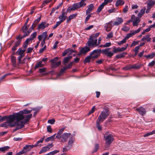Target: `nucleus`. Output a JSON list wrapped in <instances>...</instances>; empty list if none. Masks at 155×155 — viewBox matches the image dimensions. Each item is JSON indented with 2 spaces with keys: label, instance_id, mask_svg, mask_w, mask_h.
<instances>
[{
  "label": "nucleus",
  "instance_id": "49530a36",
  "mask_svg": "<svg viewBox=\"0 0 155 155\" xmlns=\"http://www.w3.org/2000/svg\"><path fill=\"white\" fill-rule=\"evenodd\" d=\"M113 32H110L109 34H108L107 35V37L106 38L107 39L108 38H110L113 37Z\"/></svg>",
  "mask_w": 155,
  "mask_h": 155
},
{
  "label": "nucleus",
  "instance_id": "c85d7f7f",
  "mask_svg": "<svg viewBox=\"0 0 155 155\" xmlns=\"http://www.w3.org/2000/svg\"><path fill=\"white\" fill-rule=\"evenodd\" d=\"M29 26V25H25V24L24 26L22 27V30L23 32L24 33H25L26 31H27V29Z\"/></svg>",
  "mask_w": 155,
  "mask_h": 155
},
{
  "label": "nucleus",
  "instance_id": "4d7b16f0",
  "mask_svg": "<svg viewBox=\"0 0 155 155\" xmlns=\"http://www.w3.org/2000/svg\"><path fill=\"white\" fill-rule=\"evenodd\" d=\"M95 109V106H94L89 111L88 115H89L91 114H92L94 111Z\"/></svg>",
  "mask_w": 155,
  "mask_h": 155
},
{
  "label": "nucleus",
  "instance_id": "72a5a7b5",
  "mask_svg": "<svg viewBox=\"0 0 155 155\" xmlns=\"http://www.w3.org/2000/svg\"><path fill=\"white\" fill-rule=\"evenodd\" d=\"M147 7L150 8L152 7L155 4V1H153L152 2L146 3Z\"/></svg>",
  "mask_w": 155,
  "mask_h": 155
},
{
  "label": "nucleus",
  "instance_id": "680f3d73",
  "mask_svg": "<svg viewBox=\"0 0 155 155\" xmlns=\"http://www.w3.org/2000/svg\"><path fill=\"white\" fill-rule=\"evenodd\" d=\"M146 9V8L145 7H143L141 9L140 11V12L139 13H140V14H141L143 15L145 13Z\"/></svg>",
  "mask_w": 155,
  "mask_h": 155
},
{
  "label": "nucleus",
  "instance_id": "cd10ccee",
  "mask_svg": "<svg viewBox=\"0 0 155 155\" xmlns=\"http://www.w3.org/2000/svg\"><path fill=\"white\" fill-rule=\"evenodd\" d=\"M16 58L14 56H12L11 58V61L13 65L14 66H15L16 65Z\"/></svg>",
  "mask_w": 155,
  "mask_h": 155
},
{
  "label": "nucleus",
  "instance_id": "864d4df0",
  "mask_svg": "<svg viewBox=\"0 0 155 155\" xmlns=\"http://www.w3.org/2000/svg\"><path fill=\"white\" fill-rule=\"evenodd\" d=\"M113 0H104V2L103 3L105 5L108 3L111 2Z\"/></svg>",
  "mask_w": 155,
  "mask_h": 155
},
{
  "label": "nucleus",
  "instance_id": "4468645a",
  "mask_svg": "<svg viewBox=\"0 0 155 155\" xmlns=\"http://www.w3.org/2000/svg\"><path fill=\"white\" fill-rule=\"evenodd\" d=\"M71 133H64L61 136V141L62 142H66L68 138L71 136Z\"/></svg>",
  "mask_w": 155,
  "mask_h": 155
},
{
  "label": "nucleus",
  "instance_id": "774afa93",
  "mask_svg": "<svg viewBox=\"0 0 155 155\" xmlns=\"http://www.w3.org/2000/svg\"><path fill=\"white\" fill-rule=\"evenodd\" d=\"M26 153V151H25L23 150L19 152L18 153H17L16 155H21L22 154H24Z\"/></svg>",
  "mask_w": 155,
  "mask_h": 155
},
{
  "label": "nucleus",
  "instance_id": "5fc2aeb1",
  "mask_svg": "<svg viewBox=\"0 0 155 155\" xmlns=\"http://www.w3.org/2000/svg\"><path fill=\"white\" fill-rule=\"evenodd\" d=\"M59 152V150H54L52 152L49 153V155H53L55 153H58Z\"/></svg>",
  "mask_w": 155,
  "mask_h": 155
},
{
  "label": "nucleus",
  "instance_id": "c03bdc74",
  "mask_svg": "<svg viewBox=\"0 0 155 155\" xmlns=\"http://www.w3.org/2000/svg\"><path fill=\"white\" fill-rule=\"evenodd\" d=\"M139 48H140V47H139V46H137V47H136L134 49V51H135V55H137L138 53V52H139Z\"/></svg>",
  "mask_w": 155,
  "mask_h": 155
},
{
  "label": "nucleus",
  "instance_id": "bb28decb",
  "mask_svg": "<svg viewBox=\"0 0 155 155\" xmlns=\"http://www.w3.org/2000/svg\"><path fill=\"white\" fill-rule=\"evenodd\" d=\"M105 5L102 3L98 7L97 10V12L99 13L101 12Z\"/></svg>",
  "mask_w": 155,
  "mask_h": 155
},
{
  "label": "nucleus",
  "instance_id": "f704fd0d",
  "mask_svg": "<svg viewBox=\"0 0 155 155\" xmlns=\"http://www.w3.org/2000/svg\"><path fill=\"white\" fill-rule=\"evenodd\" d=\"M155 53H152L151 54L145 56V57L147 59H151L153 58L155 56Z\"/></svg>",
  "mask_w": 155,
  "mask_h": 155
},
{
  "label": "nucleus",
  "instance_id": "f8f14e48",
  "mask_svg": "<svg viewBox=\"0 0 155 155\" xmlns=\"http://www.w3.org/2000/svg\"><path fill=\"white\" fill-rule=\"evenodd\" d=\"M48 24L45 22H42L38 25L37 28L38 30H42L48 27Z\"/></svg>",
  "mask_w": 155,
  "mask_h": 155
},
{
  "label": "nucleus",
  "instance_id": "6ab92c4d",
  "mask_svg": "<svg viewBox=\"0 0 155 155\" xmlns=\"http://www.w3.org/2000/svg\"><path fill=\"white\" fill-rule=\"evenodd\" d=\"M94 58H93L92 56L90 54L89 56L86 57L84 60V63H89L91 60L92 61H94Z\"/></svg>",
  "mask_w": 155,
  "mask_h": 155
},
{
  "label": "nucleus",
  "instance_id": "bf43d9fd",
  "mask_svg": "<svg viewBox=\"0 0 155 155\" xmlns=\"http://www.w3.org/2000/svg\"><path fill=\"white\" fill-rule=\"evenodd\" d=\"M128 7L127 5H125V7L123 9V12L124 13H126L128 11Z\"/></svg>",
  "mask_w": 155,
  "mask_h": 155
},
{
  "label": "nucleus",
  "instance_id": "f3484780",
  "mask_svg": "<svg viewBox=\"0 0 155 155\" xmlns=\"http://www.w3.org/2000/svg\"><path fill=\"white\" fill-rule=\"evenodd\" d=\"M36 147V145H26L23 147V150L26 151V153L28 151H30L31 149L33 147Z\"/></svg>",
  "mask_w": 155,
  "mask_h": 155
},
{
  "label": "nucleus",
  "instance_id": "7ed1b4c3",
  "mask_svg": "<svg viewBox=\"0 0 155 155\" xmlns=\"http://www.w3.org/2000/svg\"><path fill=\"white\" fill-rule=\"evenodd\" d=\"M15 119V118L13 115H10L8 117V118L7 119L6 122L0 125L1 127H7L8 126H9L10 127L11 125L17 123L16 121L14 123L12 124L14 120Z\"/></svg>",
  "mask_w": 155,
  "mask_h": 155
},
{
  "label": "nucleus",
  "instance_id": "0eeeda50",
  "mask_svg": "<svg viewBox=\"0 0 155 155\" xmlns=\"http://www.w3.org/2000/svg\"><path fill=\"white\" fill-rule=\"evenodd\" d=\"M102 50L100 49H95L91 53V55L92 56L93 58L96 59L100 55V54L102 53Z\"/></svg>",
  "mask_w": 155,
  "mask_h": 155
},
{
  "label": "nucleus",
  "instance_id": "603ef678",
  "mask_svg": "<svg viewBox=\"0 0 155 155\" xmlns=\"http://www.w3.org/2000/svg\"><path fill=\"white\" fill-rule=\"evenodd\" d=\"M150 29H151L149 27L148 28L145 29L143 31L142 33V35H144L145 33L146 32H148L149 31H150Z\"/></svg>",
  "mask_w": 155,
  "mask_h": 155
},
{
  "label": "nucleus",
  "instance_id": "423d86ee",
  "mask_svg": "<svg viewBox=\"0 0 155 155\" xmlns=\"http://www.w3.org/2000/svg\"><path fill=\"white\" fill-rule=\"evenodd\" d=\"M130 21L133 22V26H138V23L140 21V19L139 17H136L134 15H133L131 16Z\"/></svg>",
  "mask_w": 155,
  "mask_h": 155
},
{
  "label": "nucleus",
  "instance_id": "aec40b11",
  "mask_svg": "<svg viewBox=\"0 0 155 155\" xmlns=\"http://www.w3.org/2000/svg\"><path fill=\"white\" fill-rule=\"evenodd\" d=\"M10 147L8 146H5L0 147V153L2 152L4 153L8 151Z\"/></svg>",
  "mask_w": 155,
  "mask_h": 155
},
{
  "label": "nucleus",
  "instance_id": "79ce46f5",
  "mask_svg": "<svg viewBox=\"0 0 155 155\" xmlns=\"http://www.w3.org/2000/svg\"><path fill=\"white\" fill-rule=\"evenodd\" d=\"M36 32H35L31 35L30 38L32 40L36 37Z\"/></svg>",
  "mask_w": 155,
  "mask_h": 155
},
{
  "label": "nucleus",
  "instance_id": "9d476101",
  "mask_svg": "<svg viewBox=\"0 0 155 155\" xmlns=\"http://www.w3.org/2000/svg\"><path fill=\"white\" fill-rule=\"evenodd\" d=\"M90 50L89 47L86 46L81 48L79 52L77 54V55L80 56L82 54H86L87 52Z\"/></svg>",
  "mask_w": 155,
  "mask_h": 155
},
{
  "label": "nucleus",
  "instance_id": "338daca9",
  "mask_svg": "<svg viewBox=\"0 0 155 155\" xmlns=\"http://www.w3.org/2000/svg\"><path fill=\"white\" fill-rule=\"evenodd\" d=\"M48 2V0H46L44 1L43 3L41 8L44 7V6L47 5Z\"/></svg>",
  "mask_w": 155,
  "mask_h": 155
},
{
  "label": "nucleus",
  "instance_id": "b1692460",
  "mask_svg": "<svg viewBox=\"0 0 155 155\" xmlns=\"http://www.w3.org/2000/svg\"><path fill=\"white\" fill-rule=\"evenodd\" d=\"M124 2L123 0H117L115 5L116 7H118L119 5H124Z\"/></svg>",
  "mask_w": 155,
  "mask_h": 155
},
{
  "label": "nucleus",
  "instance_id": "393cba45",
  "mask_svg": "<svg viewBox=\"0 0 155 155\" xmlns=\"http://www.w3.org/2000/svg\"><path fill=\"white\" fill-rule=\"evenodd\" d=\"M72 57L71 56H68L66 57H65L64 59L63 63L64 64H65L67 63L68 62L69 60L72 58Z\"/></svg>",
  "mask_w": 155,
  "mask_h": 155
},
{
  "label": "nucleus",
  "instance_id": "473e14b6",
  "mask_svg": "<svg viewBox=\"0 0 155 155\" xmlns=\"http://www.w3.org/2000/svg\"><path fill=\"white\" fill-rule=\"evenodd\" d=\"M102 122L99 121L98 120H97L96 121V125L98 130H101L102 129V127L100 125V123Z\"/></svg>",
  "mask_w": 155,
  "mask_h": 155
},
{
  "label": "nucleus",
  "instance_id": "69168bd1",
  "mask_svg": "<svg viewBox=\"0 0 155 155\" xmlns=\"http://www.w3.org/2000/svg\"><path fill=\"white\" fill-rule=\"evenodd\" d=\"M155 64V62L154 61H153L149 63L148 66L150 67H153L154 66Z\"/></svg>",
  "mask_w": 155,
  "mask_h": 155
},
{
  "label": "nucleus",
  "instance_id": "052dcab7",
  "mask_svg": "<svg viewBox=\"0 0 155 155\" xmlns=\"http://www.w3.org/2000/svg\"><path fill=\"white\" fill-rule=\"evenodd\" d=\"M38 24V23L35 22L34 21V22L33 23L31 27L30 28H31L33 30L36 27Z\"/></svg>",
  "mask_w": 155,
  "mask_h": 155
},
{
  "label": "nucleus",
  "instance_id": "f257e3e1",
  "mask_svg": "<svg viewBox=\"0 0 155 155\" xmlns=\"http://www.w3.org/2000/svg\"><path fill=\"white\" fill-rule=\"evenodd\" d=\"M32 110H35V109H32V110H28V109H26L22 110L20 111L18 113L13 114V115L15 118V119L17 121L16 123L11 125V127H14L15 126H17L15 130H18L24 127L23 123L21 121L22 120L25 118L23 114H26L30 113Z\"/></svg>",
  "mask_w": 155,
  "mask_h": 155
},
{
  "label": "nucleus",
  "instance_id": "e2e57ef3",
  "mask_svg": "<svg viewBox=\"0 0 155 155\" xmlns=\"http://www.w3.org/2000/svg\"><path fill=\"white\" fill-rule=\"evenodd\" d=\"M62 134V133H60L58 131L56 137L58 139H60L61 137V135Z\"/></svg>",
  "mask_w": 155,
  "mask_h": 155
},
{
  "label": "nucleus",
  "instance_id": "8fccbe9b",
  "mask_svg": "<svg viewBox=\"0 0 155 155\" xmlns=\"http://www.w3.org/2000/svg\"><path fill=\"white\" fill-rule=\"evenodd\" d=\"M61 23L59 21L56 22V24L53 27V28L55 29L58 27Z\"/></svg>",
  "mask_w": 155,
  "mask_h": 155
},
{
  "label": "nucleus",
  "instance_id": "4c0bfd02",
  "mask_svg": "<svg viewBox=\"0 0 155 155\" xmlns=\"http://www.w3.org/2000/svg\"><path fill=\"white\" fill-rule=\"evenodd\" d=\"M78 3L80 8L82 7H84L86 5V3L85 2H83L82 0H81L80 2H78Z\"/></svg>",
  "mask_w": 155,
  "mask_h": 155
},
{
  "label": "nucleus",
  "instance_id": "58836bf2",
  "mask_svg": "<svg viewBox=\"0 0 155 155\" xmlns=\"http://www.w3.org/2000/svg\"><path fill=\"white\" fill-rule=\"evenodd\" d=\"M92 14H93V13H91V14L89 13V14L87 15V16L85 18V21H84V23L85 24H86L87 23V21L91 17V15H92Z\"/></svg>",
  "mask_w": 155,
  "mask_h": 155
},
{
  "label": "nucleus",
  "instance_id": "09e8293b",
  "mask_svg": "<svg viewBox=\"0 0 155 155\" xmlns=\"http://www.w3.org/2000/svg\"><path fill=\"white\" fill-rule=\"evenodd\" d=\"M130 28L129 27L124 26L121 29V30L124 31H127L129 30Z\"/></svg>",
  "mask_w": 155,
  "mask_h": 155
},
{
  "label": "nucleus",
  "instance_id": "dca6fc26",
  "mask_svg": "<svg viewBox=\"0 0 155 155\" xmlns=\"http://www.w3.org/2000/svg\"><path fill=\"white\" fill-rule=\"evenodd\" d=\"M136 110L138 112L140 115L142 116L146 114V110L145 109L142 107H140L137 108L136 109Z\"/></svg>",
  "mask_w": 155,
  "mask_h": 155
},
{
  "label": "nucleus",
  "instance_id": "ea45409f",
  "mask_svg": "<svg viewBox=\"0 0 155 155\" xmlns=\"http://www.w3.org/2000/svg\"><path fill=\"white\" fill-rule=\"evenodd\" d=\"M132 69L131 65H129L126 66L123 68L122 69L124 70L127 71Z\"/></svg>",
  "mask_w": 155,
  "mask_h": 155
},
{
  "label": "nucleus",
  "instance_id": "ddd939ff",
  "mask_svg": "<svg viewBox=\"0 0 155 155\" xmlns=\"http://www.w3.org/2000/svg\"><path fill=\"white\" fill-rule=\"evenodd\" d=\"M67 13L64 11H62L61 15L58 17V18L60 20L59 21L61 23L65 21L67 17Z\"/></svg>",
  "mask_w": 155,
  "mask_h": 155
},
{
  "label": "nucleus",
  "instance_id": "f03ea898",
  "mask_svg": "<svg viewBox=\"0 0 155 155\" xmlns=\"http://www.w3.org/2000/svg\"><path fill=\"white\" fill-rule=\"evenodd\" d=\"M104 138L105 141V147H109L110 145L112 143L114 138L113 136L108 132H106L104 136Z\"/></svg>",
  "mask_w": 155,
  "mask_h": 155
},
{
  "label": "nucleus",
  "instance_id": "1a4fd4ad",
  "mask_svg": "<svg viewBox=\"0 0 155 155\" xmlns=\"http://www.w3.org/2000/svg\"><path fill=\"white\" fill-rule=\"evenodd\" d=\"M80 8L78 3H75L73 4L71 7L69 6L68 8L67 11L70 13L71 11H75Z\"/></svg>",
  "mask_w": 155,
  "mask_h": 155
},
{
  "label": "nucleus",
  "instance_id": "c9c22d12",
  "mask_svg": "<svg viewBox=\"0 0 155 155\" xmlns=\"http://www.w3.org/2000/svg\"><path fill=\"white\" fill-rule=\"evenodd\" d=\"M48 150V145H47L46 147H44L40 151L39 153L41 154L47 151Z\"/></svg>",
  "mask_w": 155,
  "mask_h": 155
},
{
  "label": "nucleus",
  "instance_id": "6e6552de",
  "mask_svg": "<svg viewBox=\"0 0 155 155\" xmlns=\"http://www.w3.org/2000/svg\"><path fill=\"white\" fill-rule=\"evenodd\" d=\"M58 60V57H56L52 59L50 62L52 63L51 66L52 68H56L58 67L61 64V61H58L57 62Z\"/></svg>",
  "mask_w": 155,
  "mask_h": 155
},
{
  "label": "nucleus",
  "instance_id": "37998d69",
  "mask_svg": "<svg viewBox=\"0 0 155 155\" xmlns=\"http://www.w3.org/2000/svg\"><path fill=\"white\" fill-rule=\"evenodd\" d=\"M25 51V50H22L21 49L19 48L17 52H18V54L19 55L24 54Z\"/></svg>",
  "mask_w": 155,
  "mask_h": 155
},
{
  "label": "nucleus",
  "instance_id": "2f4dec72",
  "mask_svg": "<svg viewBox=\"0 0 155 155\" xmlns=\"http://www.w3.org/2000/svg\"><path fill=\"white\" fill-rule=\"evenodd\" d=\"M74 141V138H70L68 141V145L72 147Z\"/></svg>",
  "mask_w": 155,
  "mask_h": 155
},
{
  "label": "nucleus",
  "instance_id": "7c9ffc66",
  "mask_svg": "<svg viewBox=\"0 0 155 155\" xmlns=\"http://www.w3.org/2000/svg\"><path fill=\"white\" fill-rule=\"evenodd\" d=\"M128 39L126 38V36L122 41L118 42L117 43L119 45H121L126 42V41Z\"/></svg>",
  "mask_w": 155,
  "mask_h": 155
},
{
  "label": "nucleus",
  "instance_id": "412c9836",
  "mask_svg": "<svg viewBox=\"0 0 155 155\" xmlns=\"http://www.w3.org/2000/svg\"><path fill=\"white\" fill-rule=\"evenodd\" d=\"M150 35H147L144 36L141 39V41H146L148 42H150L151 40V38H150Z\"/></svg>",
  "mask_w": 155,
  "mask_h": 155
},
{
  "label": "nucleus",
  "instance_id": "20e7f679",
  "mask_svg": "<svg viewBox=\"0 0 155 155\" xmlns=\"http://www.w3.org/2000/svg\"><path fill=\"white\" fill-rule=\"evenodd\" d=\"M97 39L94 38V36H90L87 42V46L90 47H97Z\"/></svg>",
  "mask_w": 155,
  "mask_h": 155
},
{
  "label": "nucleus",
  "instance_id": "5701e85b",
  "mask_svg": "<svg viewBox=\"0 0 155 155\" xmlns=\"http://www.w3.org/2000/svg\"><path fill=\"white\" fill-rule=\"evenodd\" d=\"M123 21V19L121 18L118 17L116 21L114 23V25H118L122 23Z\"/></svg>",
  "mask_w": 155,
  "mask_h": 155
},
{
  "label": "nucleus",
  "instance_id": "c756f323",
  "mask_svg": "<svg viewBox=\"0 0 155 155\" xmlns=\"http://www.w3.org/2000/svg\"><path fill=\"white\" fill-rule=\"evenodd\" d=\"M32 116V114H31L24 116L25 117V118H24L25 119V120L26 122L28 121L31 118Z\"/></svg>",
  "mask_w": 155,
  "mask_h": 155
},
{
  "label": "nucleus",
  "instance_id": "a211bd4d",
  "mask_svg": "<svg viewBox=\"0 0 155 155\" xmlns=\"http://www.w3.org/2000/svg\"><path fill=\"white\" fill-rule=\"evenodd\" d=\"M94 5L93 4H91L88 6V8L86 10V15L90 13L92 11L94 8Z\"/></svg>",
  "mask_w": 155,
  "mask_h": 155
},
{
  "label": "nucleus",
  "instance_id": "2eb2a0df",
  "mask_svg": "<svg viewBox=\"0 0 155 155\" xmlns=\"http://www.w3.org/2000/svg\"><path fill=\"white\" fill-rule=\"evenodd\" d=\"M47 31H45L43 32L42 35H40L38 36V38L39 41H40L43 39V41H45V39L47 37Z\"/></svg>",
  "mask_w": 155,
  "mask_h": 155
},
{
  "label": "nucleus",
  "instance_id": "39448f33",
  "mask_svg": "<svg viewBox=\"0 0 155 155\" xmlns=\"http://www.w3.org/2000/svg\"><path fill=\"white\" fill-rule=\"evenodd\" d=\"M109 114V111L107 110H104L101 112L98 117L97 120L101 122H103L107 118Z\"/></svg>",
  "mask_w": 155,
  "mask_h": 155
},
{
  "label": "nucleus",
  "instance_id": "a18cd8bd",
  "mask_svg": "<svg viewBox=\"0 0 155 155\" xmlns=\"http://www.w3.org/2000/svg\"><path fill=\"white\" fill-rule=\"evenodd\" d=\"M139 41H134L130 45V47H132V46H134L138 44Z\"/></svg>",
  "mask_w": 155,
  "mask_h": 155
},
{
  "label": "nucleus",
  "instance_id": "0e129e2a",
  "mask_svg": "<svg viewBox=\"0 0 155 155\" xmlns=\"http://www.w3.org/2000/svg\"><path fill=\"white\" fill-rule=\"evenodd\" d=\"M111 45V42H107L104 45V48L110 46Z\"/></svg>",
  "mask_w": 155,
  "mask_h": 155
},
{
  "label": "nucleus",
  "instance_id": "a878e982",
  "mask_svg": "<svg viewBox=\"0 0 155 155\" xmlns=\"http://www.w3.org/2000/svg\"><path fill=\"white\" fill-rule=\"evenodd\" d=\"M141 64L138 65L137 64L131 65V68L137 70L140 68L141 67Z\"/></svg>",
  "mask_w": 155,
  "mask_h": 155
},
{
  "label": "nucleus",
  "instance_id": "6e6d98bb",
  "mask_svg": "<svg viewBox=\"0 0 155 155\" xmlns=\"http://www.w3.org/2000/svg\"><path fill=\"white\" fill-rule=\"evenodd\" d=\"M77 15V14H73L70 15L68 17L71 19V20L75 18Z\"/></svg>",
  "mask_w": 155,
  "mask_h": 155
},
{
  "label": "nucleus",
  "instance_id": "9b49d317",
  "mask_svg": "<svg viewBox=\"0 0 155 155\" xmlns=\"http://www.w3.org/2000/svg\"><path fill=\"white\" fill-rule=\"evenodd\" d=\"M110 49V48H108L102 50V53L107 55L110 58H111L113 55L114 52H112L111 51H109Z\"/></svg>",
  "mask_w": 155,
  "mask_h": 155
},
{
  "label": "nucleus",
  "instance_id": "de8ad7c7",
  "mask_svg": "<svg viewBox=\"0 0 155 155\" xmlns=\"http://www.w3.org/2000/svg\"><path fill=\"white\" fill-rule=\"evenodd\" d=\"M45 138V137L44 136L42 138H41L40 140L37 141V144H35V145H36L37 146L38 145V144L40 143H42L43 142L44 139Z\"/></svg>",
  "mask_w": 155,
  "mask_h": 155
},
{
  "label": "nucleus",
  "instance_id": "3c124183",
  "mask_svg": "<svg viewBox=\"0 0 155 155\" xmlns=\"http://www.w3.org/2000/svg\"><path fill=\"white\" fill-rule=\"evenodd\" d=\"M99 145L98 144H96L95 146V149L94 151H93V153H94L96 152L99 149Z\"/></svg>",
  "mask_w": 155,
  "mask_h": 155
},
{
  "label": "nucleus",
  "instance_id": "e433bc0d",
  "mask_svg": "<svg viewBox=\"0 0 155 155\" xmlns=\"http://www.w3.org/2000/svg\"><path fill=\"white\" fill-rule=\"evenodd\" d=\"M135 34L134 31H132L127 35L126 36V38L128 39L131 36L134 35Z\"/></svg>",
  "mask_w": 155,
  "mask_h": 155
},
{
  "label": "nucleus",
  "instance_id": "13d9d810",
  "mask_svg": "<svg viewBox=\"0 0 155 155\" xmlns=\"http://www.w3.org/2000/svg\"><path fill=\"white\" fill-rule=\"evenodd\" d=\"M69 48H68L67 50L64 51L62 55L63 56H65L69 52Z\"/></svg>",
  "mask_w": 155,
  "mask_h": 155
},
{
  "label": "nucleus",
  "instance_id": "4be33fe9",
  "mask_svg": "<svg viewBox=\"0 0 155 155\" xmlns=\"http://www.w3.org/2000/svg\"><path fill=\"white\" fill-rule=\"evenodd\" d=\"M44 64L42 63V61H38L35 65L34 69H36L38 68L42 67L44 66Z\"/></svg>",
  "mask_w": 155,
  "mask_h": 155
},
{
  "label": "nucleus",
  "instance_id": "a19ab883",
  "mask_svg": "<svg viewBox=\"0 0 155 155\" xmlns=\"http://www.w3.org/2000/svg\"><path fill=\"white\" fill-rule=\"evenodd\" d=\"M9 115L8 116H5L0 118V123L5 121V120H7V119L8 118Z\"/></svg>",
  "mask_w": 155,
  "mask_h": 155
}]
</instances>
